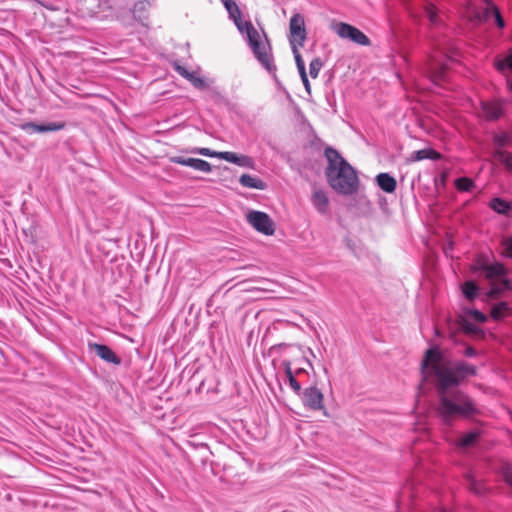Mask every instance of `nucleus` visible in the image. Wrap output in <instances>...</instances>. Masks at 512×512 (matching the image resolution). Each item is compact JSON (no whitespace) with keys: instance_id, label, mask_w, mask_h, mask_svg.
Here are the masks:
<instances>
[{"instance_id":"f257e3e1","label":"nucleus","mask_w":512,"mask_h":512,"mask_svg":"<svg viewBox=\"0 0 512 512\" xmlns=\"http://www.w3.org/2000/svg\"><path fill=\"white\" fill-rule=\"evenodd\" d=\"M423 381L432 378L436 386L438 403L436 413L447 425L456 418L470 417L479 410L473 400L458 386L470 375L476 374V368L464 361H451L444 358L437 348L426 351L421 363Z\"/></svg>"},{"instance_id":"f03ea898","label":"nucleus","mask_w":512,"mask_h":512,"mask_svg":"<svg viewBox=\"0 0 512 512\" xmlns=\"http://www.w3.org/2000/svg\"><path fill=\"white\" fill-rule=\"evenodd\" d=\"M328 166L325 175L329 185L338 193L351 195L358 189V176L354 168L331 147L325 149Z\"/></svg>"},{"instance_id":"7ed1b4c3","label":"nucleus","mask_w":512,"mask_h":512,"mask_svg":"<svg viewBox=\"0 0 512 512\" xmlns=\"http://www.w3.org/2000/svg\"><path fill=\"white\" fill-rule=\"evenodd\" d=\"M240 33H246L248 43L254 56L268 71L275 69L272 56L270 54V45L267 41H261V36L250 21H242L241 17L233 21Z\"/></svg>"},{"instance_id":"20e7f679","label":"nucleus","mask_w":512,"mask_h":512,"mask_svg":"<svg viewBox=\"0 0 512 512\" xmlns=\"http://www.w3.org/2000/svg\"><path fill=\"white\" fill-rule=\"evenodd\" d=\"M307 33L305 28L304 16L295 13L289 22V42L290 45L298 44L302 47L306 41Z\"/></svg>"},{"instance_id":"39448f33","label":"nucleus","mask_w":512,"mask_h":512,"mask_svg":"<svg viewBox=\"0 0 512 512\" xmlns=\"http://www.w3.org/2000/svg\"><path fill=\"white\" fill-rule=\"evenodd\" d=\"M333 30L343 39H349L357 44L367 46L370 44L369 38L356 27L339 22L333 25Z\"/></svg>"},{"instance_id":"423d86ee","label":"nucleus","mask_w":512,"mask_h":512,"mask_svg":"<svg viewBox=\"0 0 512 512\" xmlns=\"http://www.w3.org/2000/svg\"><path fill=\"white\" fill-rule=\"evenodd\" d=\"M247 221L254 229L265 235H273L275 232L274 222L264 212L250 211L247 214Z\"/></svg>"},{"instance_id":"0eeeda50","label":"nucleus","mask_w":512,"mask_h":512,"mask_svg":"<svg viewBox=\"0 0 512 512\" xmlns=\"http://www.w3.org/2000/svg\"><path fill=\"white\" fill-rule=\"evenodd\" d=\"M444 55L446 56L445 52L432 55L426 64L428 75L436 83L444 78L445 70L448 68V64L443 60Z\"/></svg>"},{"instance_id":"6e6552de","label":"nucleus","mask_w":512,"mask_h":512,"mask_svg":"<svg viewBox=\"0 0 512 512\" xmlns=\"http://www.w3.org/2000/svg\"><path fill=\"white\" fill-rule=\"evenodd\" d=\"M324 396L317 387L306 388L302 393V401L305 406L312 410H321L324 408Z\"/></svg>"},{"instance_id":"1a4fd4ad","label":"nucleus","mask_w":512,"mask_h":512,"mask_svg":"<svg viewBox=\"0 0 512 512\" xmlns=\"http://www.w3.org/2000/svg\"><path fill=\"white\" fill-rule=\"evenodd\" d=\"M89 350L108 363L119 365L120 358L108 346L98 343H89Z\"/></svg>"},{"instance_id":"9d476101","label":"nucleus","mask_w":512,"mask_h":512,"mask_svg":"<svg viewBox=\"0 0 512 512\" xmlns=\"http://www.w3.org/2000/svg\"><path fill=\"white\" fill-rule=\"evenodd\" d=\"M490 16H494L496 20V24L499 28H503L505 26L504 20L497 9L493 4H487L486 7L483 8L482 12L474 13V20L478 22L486 21Z\"/></svg>"},{"instance_id":"9b49d317","label":"nucleus","mask_w":512,"mask_h":512,"mask_svg":"<svg viewBox=\"0 0 512 512\" xmlns=\"http://www.w3.org/2000/svg\"><path fill=\"white\" fill-rule=\"evenodd\" d=\"M478 269L481 270L489 280L501 278L506 275V268L501 263H480Z\"/></svg>"},{"instance_id":"f8f14e48","label":"nucleus","mask_w":512,"mask_h":512,"mask_svg":"<svg viewBox=\"0 0 512 512\" xmlns=\"http://www.w3.org/2000/svg\"><path fill=\"white\" fill-rule=\"evenodd\" d=\"M494 66L499 72L506 75L508 87L512 91V54L504 58L496 57Z\"/></svg>"},{"instance_id":"ddd939ff","label":"nucleus","mask_w":512,"mask_h":512,"mask_svg":"<svg viewBox=\"0 0 512 512\" xmlns=\"http://www.w3.org/2000/svg\"><path fill=\"white\" fill-rule=\"evenodd\" d=\"M219 156L220 159L236 164L240 167L252 168L254 165L253 159L247 155H238L234 152L224 151V154H220Z\"/></svg>"},{"instance_id":"4468645a","label":"nucleus","mask_w":512,"mask_h":512,"mask_svg":"<svg viewBox=\"0 0 512 512\" xmlns=\"http://www.w3.org/2000/svg\"><path fill=\"white\" fill-rule=\"evenodd\" d=\"M311 202L319 213L324 214L327 212L329 199L323 190H315L311 196Z\"/></svg>"},{"instance_id":"2eb2a0df","label":"nucleus","mask_w":512,"mask_h":512,"mask_svg":"<svg viewBox=\"0 0 512 512\" xmlns=\"http://www.w3.org/2000/svg\"><path fill=\"white\" fill-rule=\"evenodd\" d=\"M483 116L488 120L498 119L502 115V105L498 102H482Z\"/></svg>"},{"instance_id":"dca6fc26","label":"nucleus","mask_w":512,"mask_h":512,"mask_svg":"<svg viewBox=\"0 0 512 512\" xmlns=\"http://www.w3.org/2000/svg\"><path fill=\"white\" fill-rule=\"evenodd\" d=\"M378 186L386 193H393L396 189L397 182L394 177L388 173H380L376 176Z\"/></svg>"},{"instance_id":"f3484780","label":"nucleus","mask_w":512,"mask_h":512,"mask_svg":"<svg viewBox=\"0 0 512 512\" xmlns=\"http://www.w3.org/2000/svg\"><path fill=\"white\" fill-rule=\"evenodd\" d=\"M440 156L441 155L433 149H422L413 151L408 158V162H418L424 159L437 160Z\"/></svg>"},{"instance_id":"a211bd4d","label":"nucleus","mask_w":512,"mask_h":512,"mask_svg":"<svg viewBox=\"0 0 512 512\" xmlns=\"http://www.w3.org/2000/svg\"><path fill=\"white\" fill-rule=\"evenodd\" d=\"M239 182L242 186L247 188L263 190L266 184L258 177H254L249 174H243L239 178Z\"/></svg>"},{"instance_id":"6ab92c4d","label":"nucleus","mask_w":512,"mask_h":512,"mask_svg":"<svg viewBox=\"0 0 512 512\" xmlns=\"http://www.w3.org/2000/svg\"><path fill=\"white\" fill-rule=\"evenodd\" d=\"M176 71L189 80L194 87L198 89H204L206 87V83L201 77L195 76L194 73L187 71L184 67L177 65Z\"/></svg>"},{"instance_id":"aec40b11","label":"nucleus","mask_w":512,"mask_h":512,"mask_svg":"<svg viewBox=\"0 0 512 512\" xmlns=\"http://www.w3.org/2000/svg\"><path fill=\"white\" fill-rule=\"evenodd\" d=\"M489 206L499 214L508 215L512 212V202L505 201L498 197L493 198L490 201Z\"/></svg>"},{"instance_id":"412c9836","label":"nucleus","mask_w":512,"mask_h":512,"mask_svg":"<svg viewBox=\"0 0 512 512\" xmlns=\"http://www.w3.org/2000/svg\"><path fill=\"white\" fill-rule=\"evenodd\" d=\"M283 366H284L285 374H286V376L288 378L290 387L292 388V390L296 394L300 395V393H301V385H300V383L295 378L296 375L292 371L291 363L289 361H284L283 362Z\"/></svg>"},{"instance_id":"4be33fe9","label":"nucleus","mask_w":512,"mask_h":512,"mask_svg":"<svg viewBox=\"0 0 512 512\" xmlns=\"http://www.w3.org/2000/svg\"><path fill=\"white\" fill-rule=\"evenodd\" d=\"M493 157L498 160L499 162H501L505 168L512 172V153L511 152H507L503 149H495V151L493 152Z\"/></svg>"},{"instance_id":"5701e85b","label":"nucleus","mask_w":512,"mask_h":512,"mask_svg":"<svg viewBox=\"0 0 512 512\" xmlns=\"http://www.w3.org/2000/svg\"><path fill=\"white\" fill-rule=\"evenodd\" d=\"M187 166L204 173L212 171V166L209 162L198 158H188Z\"/></svg>"},{"instance_id":"b1692460","label":"nucleus","mask_w":512,"mask_h":512,"mask_svg":"<svg viewBox=\"0 0 512 512\" xmlns=\"http://www.w3.org/2000/svg\"><path fill=\"white\" fill-rule=\"evenodd\" d=\"M65 127L64 122L36 123V133H47L62 130Z\"/></svg>"},{"instance_id":"393cba45","label":"nucleus","mask_w":512,"mask_h":512,"mask_svg":"<svg viewBox=\"0 0 512 512\" xmlns=\"http://www.w3.org/2000/svg\"><path fill=\"white\" fill-rule=\"evenodd\" d=\"M511 289V282L504 278L500 281L499 284L493 283L491 290L489 292V296L492 298L497 297L499 294H501L504 290Z\"/></svg>"},{"instance_id":"a878e982","label":"nucleus","mask_w":512,"mask_h":512,"mask_svg":"<svg viewBox=\"0 0 512 512\" xmlns=\"http://www.w3.org/2000/svg\"><path fill=\"white\" fill-rule=\"evenodd\" d=\"M479 432L474 430L461 437L458 441V446L461 448H467L472 446L478 439Z\"/></svg>"},{"instance_id":"bb28decb","label":"nucleus","mask_w":512,"mask_h":512,"mask_svg":"<svg viewBox=\"0 0 512 512\" xmlns=\"http://www.w3.org/2000/svg\"><path fill=\"white\" fill-rule=\"evenodd\" d=\"M478 290L479 288L477 284L473 281H466L462 285V292L464 296L469 300H473L477 296Z\"/></svg>"},{"instance_id":"cd10ccee","label":"nucleus","mask_w":512,"mask_h":512,"mask_svg":"<svg viewBox=\"0 0 512 512\" xmlns=\"http://www.w3.org/2000/svg\"><path fill=\"white\" fill-rule=\"evenodd\" d=\"M510 311V308L508 306V304L506 302H501L499 304H496L492 310H491V316L496 319V320H499L501 318H503L504 316H506Z\"/></svg>"},{"instance_id":"c85d7f7f","label":"nucleus","mask_w":512,"mask_h":512,"mask_svg":"<svg viewBox=\"0 0 512 512\" xmlns=\"http://www.w3.org/2000/svg\"><path fill=\"white\" fill-rule=\"evenodd\" d=\"M224 6L229 13V17L235 21L241 17V11L238 5L233 0H225Z\"/></svg>"},{"instance_id":"c756f323","label":"nucleus","mask_w":512,"mask_h":512,"mask_svg":"<svg viewBox=\"0 0 512 512\" xmlns=\"http://www.w3.org/2000/svg\"><path fill=\"white\" fill-rule=\"evenodd\" d=\"M455 186L459 191H470L474 186L472 179L467 177L458 178L455 180Z\"/></svg>"},{"instance_id":"7c9ffc66","label":"nucleus","mask_w":512,"mask_h":512,"mask_svg":"<svg viewBox=\"0 0 512 512\" xmlns=\"http://www.w3.org/2000/svg\"><path fill=\"white\" fill-rule=\"evenodd\" d=\"M467 484L471 491L475 494H482L484 492V488L481 483H479L473 476L467 475Z\"/></svg>"},{"instance_id":"2f4dec72","label":"nucleus","mask_w":512,"mask_h":512,"mask_svg":"<svg viewBox=\"0 0 512 512\" xmlns=\"http://www.w3.org/2000/svg\"><path fill=\"white\" fill-rule=\"evenodd\" d=\"M494 143L497 146V149H502V147L507 146L511 143V139L508 134L500 133L494 136Z\"/></svg>"},{"instance_id":"473e14b6","label":"nucleus","mask_w":512,"mask_h":512,"mask_svg":"<svg viewBox=\"0 0 512 512\" xmlns=\"http://www.w3.org/2000/svg\"><path fill=\"white\" fill-rule=\"evenodd\" d=\"M323 66V63L320 58H315L310 62L309 65V72L312 78H317L319 75V72Z\"/></svg>"},{"instance_id":"72a5a7b5","label":"nucleus","mask_w":512,"mask_h":512,"mask_svg":"<svg viewBox=\"0 0 512 512\" xmlns=\"http://www.w3.org/2000/svg\"><path fill=\"white\" fill-rule=\"evenodd\" d=\"M190 152L195 153V154H200L202 156L216 157V158H220L219 155L224 154V152L212 151L209 148H194Z\"/></svg>"},{"instance_id":"f704fd0d","label":"nucleus","mask_w":512,"mask_h":512,"mask_svg":"<svg viewBox=\"0 0 512 512\" xmlns=\"http://www.w3.org/2000/svg\"><path fill=\"white\" fill-rule=\"evenodd\" d=\"M426 16L428 17L429 21L432 24H434V25L438 24L437 12H436V8L433 4H429L426 7Z\"/></svg>"},{"instance_id":"c9c22d12","label":"nucleus","mask_w":512,"mask_h":512,"mask_svg":"<svg viewBox=\"0 0 512 512\" xmlns=\"http://www.w3.org/2000/svg\"><path fill=\"white\" fill-rule=\"evenodd\" d=\"M501 473L505 482L512 488V467L508 464L503 465Z\"/></svg>"},{"instance_id":"e433bc0d","label":"nucleus","mask_w":512,"mask_h":512,"mask_svg":"<svg viewBox=\"0 0 512 512\" xmlns=\"http://www.w3.org/2000/svg\"><path fill=\"white\" fill-rule=\"evenodd\" d=\"M299 47L300 46L298 44L291 45V49H292V52H293V55H294L297 67L305 65V63H304V61L302 59V56L299 53V50H298Z\"/></svg>"},{"instance_id":"4c0bfd02","label":"nucleus","mask_w":512,"mask_h":512,"mask_svg":"<svg viewBox=\"0 0 512 512\" xmlns=\"http://www.w3.org/2000/svg\"><path fill=\"white\" fill-rule=\"evenodd\" d=\"M468 314L477 322L483 323L487 320V317L484 313L479 310H469Z\"/></svg>"},{"instance_id":"58836bf2","label":"nucleus","mask_w":512,"mask_h":512,"mask_svg":"<svg viewBox=\"0 0 512 512\" xmlns=\"http://www.w3.org/2000/svg\"><path fill=\"white\" fill-rule=\"evenodd\" d=\"M502 245L504 247L505 255L512 259V236L504 239L502 241Z\"/></svg>"},{"instance_id":"ea45409f","label":"nucleus","mask_w":512,"mask_h":512,"mask_svg":"<svg viewBox=\"0 0 512 512\" xmlns=\"http://www.w3.org/2000/svg\"><path fill=\"white\" fill-rule=\"evenodd\" d=\"M20 128L28 134L36 133V123L34 122H25L20 125Z\"/></svg>"},{"instance_id":"a19ab883","label":"nucleus","mask_w":512,"mask_h":512,"mask_svg":"<svg viewBox=\"0 0 512 512\" xmlns=\"http://www.w3.org/2000/svg\"><path fill=\"white\" fill-rule=\"evenodd\" d=\"M171 162L175 164H179L182 166H187L188 158L182 157V156H174L171 157Z\"/></svg>"},{"instance_id":"79ce46f5","label":"nucleus","mask_w":512,"mask_h":512,"mask_svg":"<svg viewBox=\"0 0 512 512\" xmlns=\"http://www.w3.org/2000/svg\"><path fill=\"white\" fill-rule=\"evenodd\" d=\"M213 98L216 102H219V103H227V99L221 95L219 92H214L213 93Z\"/></svg>"},{"instance_id":"37998d69","label":"nucleus","mask_w":512,"mask_h":512,"mask_svg":"<svg viewBox=\"0 0 512 512\" xmlns=\"http://www.w3.org/2000/svg\"><path fill=\"white\" fill-rule=\"evenodd\" d=\"M476 354H477V352L473 347H467L465 349V355L467 357H474V356H476Z\"/></svg>"},{"instance_id":"c03bdc74","label":"nucleus","mask_w":512,"mask_h":512,"mask_svg":"<svg viewBox=\"0 0 512 512\" xmlns=\"http://www.w3.org/2000/svg\"><path fill=\"white\" fill-rule=\"evenodd\" d=\"M297 69H298V72H299V74H300L301 79H302V78H305V79H306V77H307V73H306L305 65H303V66H298V67H297Z\"/></svg>"},{"instance_id":"a18cd8bd","label":"nucleus","mask_w":512,"mask_h":512,"mask_svg":"<svg viewBox=\"0 0 512 512\" xmlns=\"http://www.w3.org/2000/svg\"><path fill=\"white\" fill-rule=\"evenodd\" d=\"M145 5H146V3H145V2H143V1L136 2V3L134 4V11L144 9V8H145Z\"/></svg>"},{"instance_id":"49530a36","label":"nucleus","mask_w":512,"mask_h":512,"mask_svg":"<svg viewBox=\"0 0 512 512\" xmlns=\"http://www.w3.org/2000/svg\"><path fill=\"white\" fill-rule=\"evenodd\" d=\"M301 80H302V82H303V84H304V86H305L306 91H307L308 93H310V82H309V80H308V77H306V79H305V78H302Z\"/></svg>"},{"instance_id":"de8ad7c7","label":"nucleus","mask_w":512,"mask_h":512,"mask_svg":"<svg viewBox=\"0 0 512 512\" xmlns=\"http://www.w3.org/2000/svg\"><path fill=\"white\" fill-rule=\"evenodd\" d=\"M451 250H452V246L451 245H449V246L444 248V252H445V254L447 256L450 255Z\"/></svg>"},{"instance_id":"09e8293b","label":"nucleus","mask_w":512,"mask_h":512,"mask_svg":"<svg viewBox=\"0 0 512 512\" xmlns=\"http://www.w3.org/2000/svg\"><path fill=\"white\" fill-rule=\"evenodd\" d=\"M305 372V369L304 368H298L296 371H295V375L298 376L300 375L301 373H304Z\"/></svg>"},{"instance_id":"8fccbe9b","label":"nucleus","mask_w":512,"mask_h":512,"mask_svg":"<svg viewBox=\"0 0 512 512\" xmlns=\"http://www.w3.org/2000/svg\"><path fill=\"white\" fill-rule=\"evenodd\" d=\"M221 1H222V3L224 4V1H225V0H221Z\"/></svg>"}]
</instances>
